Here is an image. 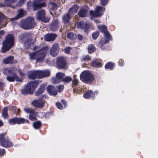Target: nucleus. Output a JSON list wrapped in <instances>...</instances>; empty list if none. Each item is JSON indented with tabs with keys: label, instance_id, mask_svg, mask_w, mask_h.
Listing matches in <instances>:
<instances>
[{
	"label": "nucleus",
	"instance_id": "423d86ee",
	"mask_svg": "<svg viewBox=\"0 0 158 158\" xmlns=\"http://www.w3.org/2000/svg\"><path fill=\"white\" fill-rule=\"evenodd\" d=\"M49 48L48 46L43 47L41 49L36 51L37 62H41L45 57Z\"/></svg>",
	"mask_w": 158,
	"mask_h": 158
},
{
	"label": "nucleus",
	"instance_id": "4be33fe9",
	"mask_svg": "<svg viewBox=\"0 0 158 158\" xmlns=\"http://www.w3.org/2000/svg\"><path fill=\"white\" fill-rule=\"evenodd\" d=\"M46 85L45 84H42L40 85V87L35 93V95L38 96L43 94L45 90Z\"/></svg>",
	"mask_w": 158,
	"mask_h": 158
},
{
	"label": "nucleus",
	"instance_id": "5701e85b",
	"mask_svg": "<svg viewBox=\"0 0 158 158\" xmlns=\"http://www.w3.org/2000/svg\"><path fill=\"white\" fill-rule=\"evenodd\" d=\"M14 56H10L4 58L2 62L4 64H12L14 63Z\"/></svg>",
	"mask_w": 158,
	"mask_h": 158
},
{
	"label": "nucleus",
	"instance_id": "473e14b6",
	"mask_svg": "<svg viewBox=\"0 0 158 158\" xmlns=\"http://www.w3.org/2000/svg\"><path fill=\"white\" fill-rule=\"evenodd\" d=\"M104 34L105 38L104 40H106V41L109 43L110 40H112V37L111 35L110 34L108 31L104 33Z\"/></svg>",
	"mask_w": 158,
	"mask_h": 158
},
{
	"label": "nucleus",
	"instance_id": "dca6fc26",
	"mask_svg": "<svg viewBox=\"0 0 158 158\" xmlns=\"http://www.w3.org/2000/svg\"><path fill=\"white\" fill-rule=\"evenodd\" d=\"M12 75V77L8 76L6 77V79L10 82H14L15 80L17 82L22 81L23 80L20 78L16 73H13Z\"/></svg>",
	"mask_w": 158,
	"mask_h": 158
},
{
	"label": "nucleus",
	"instance_id": "58836bf2",
	"mask_svg": "<svg viewBox=\"0 0 158 158\" xmlns=\"http://www.w3.org/2000/svg\"><path fill=\"white\" fill-rule=\"evenodd\" d=\"M72 78L69 76H66L62 79V81L64 83L68 84L72 81Z\"/></svg>",
	"mask_w": 158,
	"mask_h": 158
},
{
	"label": "nucleus",
	"instance_id": "49530a36",
	"mask_svg": "<svg viewBox=\"0 0 158 158\" xmlns=\"http://www.w3.org/2000/svg\"><path fill=\"white\" fill-rule=\"evenodd\" d=\"M110 0H100V3L102 6H106Z\"/></svg>",
	"mask_w": 158,
	"mask_h": 158
},
{
	"label": "nucleus",
	"instance_id": "f8f14e48",
	"mask_svg": "<svg viewBox=\"0 0 158 158\" xmlns=\"http://www.w3.org/2000/svg\"><path fill=\"white\" fill-rule=\"evenodd\" d=\"M44 102L41 99L34 100L31 102V104L34 107L42 108L44 106Z\"/></svg>",
	"mask_w": 158,
	"mask_h": 158
},
{
	"label": "nucleus",
	"instance_id": "393cba45",
	"mask_svg": "<svg viewBox=\"0 0 158 158\" xmlns=\"http://www.w3.org/2000/svg\"><path fill=\"white\" fill-rule=\"evenodd\" d=\"M39 73L40 79L48 77L50 75V72L48 70H45L44 71L39 70Z\"/></svg>",
	"mask_w": 158,
	"mask_h": 158
},
{
	"label": "nucleus",
	"instance_id": "bb28decb",
	"mask_svg": "<svg viewBox=\"0 0 158 158\" xmlns=\"http://www.w3.org/2000/svg\"><path fill=\"white\" fill-rule=\"evenodd\" d=\"M72 16L71 15L68 13L67 14H65L63 17V21L64 24H66L69 23L70 21V19Z\"/></svg>",
	"mask_w": 158,
	"mask_h": 158
},
{
	"label": "nucleus",
	"instance_id": "a211bd4d",
	"mask_svg": "<svg viewBox=\"0 0 158 158\" xmlns=\"http://www.w3.org/2000/svg\"><path fill=\"white\" fill-rule=\"evenodd\" d=\"M45 6L46 4L45 2L38 3L36 2H33L32 5L34 11L36 10L43 6Z\"/></svg>",
	"mask_w": 158,
	"mask_h": 158
},
{
	"label": "nucleus",
	"instance_id": "f257e3e1",
	"mask_svg": "<svg viewBox=\"0 0 158 158\" xmlns=\"http://www.w3.org/2000/svg\"><path fill=\"white\" fill-rule=\"evenodd\" d=\"M15 38L12 33L8 34L2 42L1 52L5 53L8 51L15 45Z\"/></svg>",
	"mask_w": 158,
	"mask_h": 158
},
{
	"label": "nucleus",
	"instance_id": "79ce46f5",
	"mask_svg": "<svg viewBox=\"0 0 158 158\" xmlns=\"http://www.w3.org/2000/svg\"><path fill=\"white\" fill-rule=\"evenodd\" d=\"M67 37L68 38L73 40L75 39L77 36L76 35L72 32H69L67 35Z\"/></svg>",
	"mask_w": 158,
	"mask_h": 158
},
{
	"label": "nucleus",
	"instance_id": "6e6d98bb",
	"mask_svg": "<svg viewBox=\"0 0 158 158\" xmlns=\"http://www.w3.org/2000/svg\"><path fill=\"white\" fill-rule=\"evenodd\" d=\"M15 1L16 0H5L6 3H8L9 4L14 3Z\"/></svg>",
	"mask_w": 158,
	"mask_h": 158
},
{
	"label": "nucleus",
	"instance_id": "aec40b11",
	"mask_svg": "<svg viewBox=\"0 0 158 158\" xmlns=\"http://www.w3.org/2000/svg\"><path fill=\"white\" fill-rule=\"evenodd\" d=\"M79 8V6L77 4H74L70 8L68 12L72 16L75 14L76 13Z\"/></svg>",
	"mask_w": 158,
	"mask_h": 158
},
{
	"label": "nucleus",
	"instance_id": "bf43d9fd",
	"mask_svg": "<svg viewBox=\"0 0 158 158\" xmlns=\"http://www.w3.org/2000/svg\"><path fill=\"white\" fill-rule=\"evenodd\" d=\"M33 110L31 109L28 108H24V111L28 113H30L31 111H32Z\"/></svg>",
	"mask_w": 158,
	"mask_h": 158
},
{
	"label": "nucleus",
	"instance_id": "7ed1b4c3",
	"mask_svg": "<svg viewBox=\"0 0 158 158\" xmlns=\"http://www.w3.org/2000/svg\"><path fill=\"white\" fill-rule=\"evenodd\" d=\"M35 26L34 19L32 17H27L25 19H22L20 22L21 27L25 30L31 29L34 28Z\"/></svg>",
	"mask_w": 158,
	"mask_h": 158
},
{
	"label": "nucleus",
	"instance_id": "c9c22d12",
	"mask_svg": "<svg viewBox=\"0 0 158 158\" xmlns=\"http://www.w3.org/2000/svg\"><path fill=\"white\" fill-rule=\"evenodd\" d=\"M42 125L41 122L39 121H37L33 123V126L36 129H40Z\"/></svg>",
	"mask_w": 158,
	"mask_h": 158
},
{
	"label": "nucleus",
	"instance_id": "13d9d810",
	"mask_svg": "<svg viewBox=\"0 0 158 158\" xmlns=\"http://www.w3.org/2000/svg\"><path fill=\"white\" fill-rule=\"evenodd\" d=\"M27 34L26 33H24L21 34L20 37V39L21 40H23L25 38L27 37Z\"/></svg>",
	"mask_w": 158,
	"mask_h": 158
},
{
	"label": "nucleus",
	"instance_id": "603ef678",
	"mask_svg": "<svg viewBox=\"0 0 158 158\" xmlns=\"http://www.w3.org/2000/svg\"><path fill=\"white\" fill-rule=\"evenodd\" d=\"M6 153V151L4 149L0 148V156H3Z\"/></svg>",
	"mask_w": 158,
	"mask_h": 158
},
{
	"label": "nucleus",
	"instance_id": "680f3d73",
	"mask_svg": "<svg viewBox=\"0 0 158 158\" xmlns=\"http://www.w3.org/2000/svg\"><path fill=\"white\" fill-rule=\"evenodd\" d=\"M31 1H30L28 2L27 3V9L30 10L31 8Z\"/></svg>",
	"mask_w": 158,
	"mask_h": 158
},
{
	"label": "nucleus",
	"instance_id": "6e6552de",
	"mask_svg": "<svg viewBox=\"0 0 158 158\" xmlns=\"http://www.w3.org/2000/svg\"><path fill=\"white\" fill-rule=\"evenodd\" d=\"M77 28L84 30L86 33H88L90 29V25L89 23L85 22L83 21H79L77 24Z\"/></svg>",
	"mask_w": 158,
	"mask_h": 158
},
{
	"label": "nucleus",
	"instance_id": "338daca9",
	"mask_svg": "<svg viewBox=\"0 0 158 158\" xmlns=\"http://www.w3.org/2000/svg\"><path fill=\"white\" fill-rule=\"evenodd\" d=\"M40 47L39 46H35L33 48V51H35L37 50L40 49Z\"/></svg>",
	"mask_w": 158,
	"mask_h": 158
},
{
	"label": "nucleus",
	"instance_id": "0e129e2a",
	"mask_svg": "<svg viewBox=\"0 0 158 158\" xmlns=\"http://www.w3.org/2000/svg\"><path fill=\"white\" fill-rule=\"evenodd\" d=\"M77 38L79 40H82L83 39V36L82 35L78 34L77 35Z\"/></svg>",
	"mask_w": 158,
	"mask_h": 158
},
{
	"label": "nucleus",
	"instance_id": "9b49d317",
	"mask_svg": "<svg viewBox=\"0 0 158 158\" xmlns=\"http://www.w3.org/2000/svg\"><path fill=\"white\" fill-rule=\"evenodd\" d=\"M59 49L60 48L58 43H55L53 44L50 49V55L54 57L58 55Z\"/></svg>",
	"mask_w": 158,
	"mask_h": 158
},
{
	"label": "nucleus",
	"instance_id": "a18cd8bd",
	"mask_svg": "<svg viewBox=\"0 0 158 158\" xmlns=\"http://www.w3.org/2000/svg\"><path fill=\"white\" fill-rule=\"evenodd\" d=\"M72 87L74 88V87H76L78 85V80L76 78H74L72 80Z\"/></svg>",
	"mask_w": 158,
	"mask_h": 158
},
{
	"label": "nucleus",
	"instance_id": "72a5a7b5",
	"mask_svg": "<svg viewBox=\"0 0 158 158\" xmlns=\"http://www.w3.org/2000/svg\"><path fill=\"white\" fill-rule=\"evenodd\" d=\"M36 115L35 111L33 110L32 111H31L30 113V114L29 116V118L30 120L31 121H34L37 119L36 118L35 116Z\"/></svg>",
	"mask_w": 158,
	"mask_h": 158
},
{
	"label": "nucleus",
	"instance_id": "4d7b16f0",
	"mask_svg": "<svg viewBox=\"0 0 158 158\" xmlns=\"http://www.w3.org/2000/svg\"><path fill=\"white\" fill-rule=\"evenodd\" d=\"M61 102L64 105V108H66V106H67V102L64 100L62 99L61 101Z\"/></svg>",
	"mask_w": 158,
	"mask_h": 158
},
{
	"label": "nucleus",
	"instance_id": "a19ab883",
	"mask_svg": "<svg viewBox=\"0 0 158 158\" xmlns=\"http://www.w3.org/2000/svg\"><path fill=\"white\" fill-rule=\"evenodd\" d=\"M108 42L106 41V40H104V38H102L101 40L99 43V45L101 47V48L103 49V47L104 45L106 43H108Z\"/></svg>",
	"mask_w": 158,
	"mask_h": 158
},
{
	"label": "nucleus",
	"instance_id": "f03ea898",
	"mask_svg": "<svg viewBox=\"0 0 158 158\" xmlns=\"http://www.w3.org/2000/svg\"><path fill=\"white\" fill-rule=\"evenodd\" d=\"M40 81H34L28 82L27 86H25L24 88L22 90L21 93L24 95L28 94H33L34 89L37 87L40 83Z\"/></svg>",
	"mask_w": 158,
	"mask_h": 158
},
{
	"label": "nucleus",
	"instance_id": "9d476101",
	"mask_svg": "<svg viewBox=\"0 0 158 158\" xmlns=\"http://www.w3.org/2000/svg\"><path fill=\"white\" fill-rule=\"evenodd\" d=\"M66 64V62L65 58L60 56L57 58L56 65L57 68L63 69L65 68Z\"/></svg>",
	"mask_w": 158,
	"mask_h": 158
},
{
	"label": "nucleus",
	"instance_id": "f3484780",
	"mask_svg": "<svg viewBox=\"0 0 158 158\" xmlns=\"http://www.w3.org/2000/svg\"><path fill=\"white\" fill-rule=\"evenodd\" d=\"M83 97L86 99L92 98V99L94 100L95 98L94 94L93 91L91 90H88L85 92L83 94Z\"/></svg>",
	"mask_w": 158,
	"mask_h": 158
},
{
	"label": "nucleus",
	"instance_id": "2eb2a0df",
	"mask_svg": "<svg viewBox=\"0 0 158 158\" xmlns=\"http://www.w3.org/2000/svg\"><path fill=\"white\" fill-rule=\"evenodd\" d=\"M57 35L56 34L48 33L46 34L44 37V40L47 42L54 41L56 38Z\"/></svg>",
	"mask_w": 158,
	"mask_h": 158
},
{
	"label": "nucleus",
	"instance_id": "8fccbe9b",
	"mask_svg": "<svg viewBox=\"0 0 158 158\" xmlns=\"http://www.w3.org/2000/svg\"><path fill=\"white\" fill-rule=\"evenodd\" d=\"M83 58L82 59V61H85L86 60H91V58L89 55H87L86 56H83Z\"/></svg>",
	"mask_w": 158,
	"mask_h": 158
},
{
	"label": "nucleus",
	"instance_id": "e433bc0d",
	"mask_svg": "<svg viewBox=\"0 0 158 158\" xmlns=\"http://www.w3.org/2000/svg\"><path fill=\"white\" fill-rule=\"evenodd\" d=\"M10 110H12L14 114H17L20 112V109H17V107L15 106H11L10 107Z\"/></svg>",
	"mask_w": 158,
	"mask_h": 158
},
{
	"label": "nucleus",
	"instance_id": "c756f323",
	"mask_svg": "<svg viewBox=\"0 0 158 158\" xmlns=\"http://www.w3.org/2000/svg\"><path fill=\"white\" fill-rule=\"evenodd\" d=\"M115 67V64L114 63L111 62H108L105 65V68L106 69H110L112 70L114 69V67Z\"/></svg>",
	"mask_w": 158,
	"mask_h": 158
},
{
	"label": "nucleus",
	"instance_id": "1a4fd4ad",
	"mask_svg": "<svg viewBox=\"0 0 158 158\" xmlns=\"http://www.w3.org/2000/svg\"><path fill=\"white\" fill-rule=\"evenodd\" d=\"M37 19L39 20H40L44 22H48L49 19L46 17L45 11L43 9H41L37 11Z\"/></svg>",
	"mask_w": 158,
	"mask_h": 158
},
{
	"label": "nucleus",
	"instance_id": "052dcab7",
	"mask_svg": "<svg viewBox=\"0 0 158 158\" xmlns=\"http://www.w3.org/2000/svg\"><path fill=\"white\" fill-rule=\"evenodd\" d=\"M7 71L8 73L12 75H13V73H16L14 71L13 69H9L7 70Z\"/></svg>",
	"mask_w": 158,
	"mask_h": 158
},
{
	"label": "nucleus",
	"instance_id": "4c0bfd02",
	"mask_svg": "<svg viewBox=\"0 0 158 158\" xmlns=\"http://www.w3.org/2000/svg\"><path fill=\"white\" fill-rule=\"evenodd\" d=\"M29 56L31 60H36V62H37L36 51L30 53L29 54Z\"/></svg>",
	"mask_w": 158,
	"mask_h": 158
},
{
	"label": "nucleus",
	"instance_id": "37998d69",
	"mask_svg": "<svg viewBox=\"0 0 158 158\" xmlns=\"http://www.w3.org/2000/svg\"><path fill=\"white\" fill-rule=\"evenodd\" d=\"M99 32L98 31L94 32L92 34V37L94 40H96L99 35Z\"/></svg>",
	"mask_w": 158,
	"mask_h": 158
},
{
	"label": "nucleus",
	"instance_id": "b1692460",
	"mask_svg": "<svg viewBox=\"0 0 158 158\" xmlns=\"http://www.w3.org/2000/svg\"><path fill=\"white\" fill-rule=\"evenodd\" d=\"M88 10L86 9L81 8L78 13V15L80 18H83L87 16Z\"/></svg>",
	"mask_w": 158,
	"mask_h": 158
},
{
	"label": "nucleus",
	"instance_id": "7c9ffc66",
	"mask_svg": "<svg viewBox=\"0 0 158 158\" xmlns=\"http://www.w3.org/2000/svg\"><path fill=\"white\" fill-rule=\"evenodd\" d=\"M88 51L90 54L96 51V49L94 45L93 44H90L88 46Z\"/></svg>",
	"mask_w": 158,
	"mask_h": 158
},
{
	"label": "nucleus",
	"instance_id": "09e8293b",
	"mask_svg": "<svg viewBox=\"0 0 158 158\" xmlns=\"http://www.w3.org/2000/svg\"><path fill=\"white\" fill-rule=\"evenodd\" d=\"M56 107L59 109L62 110L64 108V107L59 102H56Z\"/></svg>",
	"mask_w": 158,
	"mask_h": 158
},
{
	"label": "nucleus",
	"instance_id": "39448f33",
	"mask_svg": "<svg viewBox=\"0 0 158 158\" xmlns=\"http://www.w3.org/2000/svg\"><path fill=\"white\" fill-rule=\"evenodd\" d=\"M6 133L0 134V145L6 148H9L13 146L14 144L10 140L8 137L5 138Z\"/></svg>",
	"mask_w": 158,
	"mask_h": 158
},
{
	"label": "nucleus",
	"instance_id": "6ab92c4d",
	"mask_svg": "<svg viewBox=\"0 0 158 158\" xmlns=\"http://www.w3.org/2000/svg\"><path fill=\"white\" fill-rule=\"evenodd\" d=\"M102 60L97 59L94 60L91 62V66L95 68H100L102 66Z\"/></svg>",
	"mask_w": 158,
	"mask_h": 158
},
{
	"label": "nucleus",
	"instance_id": "e2e57ef3",
	"mask_svg": "<svg viewBox=\"0 0 158 158\" xmlns=\"http://www.w3.org/2000/svg\"><path fill=\"white\" fill-rule=\"evenodd\" d=\"M120 66H123L124 64V60L122 59H120L119 60V62H118Z\"/></svg>",
	"mask_w": 158,
	"mask_h": 158
},
{
	"label": "nucleus",
	"instance_id": "2f4dec72",
	"mask_svg": "<svg viewBox=\"0 0 158 158\" xmlns=\"http://www.w3.org/2000/svg\"><path fill=\"white\" fill-rule=\"evenodd\" d=\"M8 108L7 107H5L2 110V115L4 119H7L9 116L8 113Z\"/></svg>",
	"mask_w": 158,
	"mask_h": 158
},
{
	"label": "nucleus",
	"instance_id": "412c9836",
	"mask_svg": "<svg viewBox=\"0 0 158 158\" xmlns=\"http://www.w3.org/2000/svg\"><path fill=\"white\" fill-rule=\"evenodd\" d=\"M59 22L57 20H55L50 25V30L52 31H55L58 30Z\"/></svg>",
	"mask_w": 158,
	"mask_h": 158
},
{
	"label": "nucleus",
	"instance_id": "a878e982",
	"mask_svg": "<svg viewBox=\"0 0 158 158\" xmlns=\"http://www.w3.org/2000/svg\"><path fill=\"white\" fill-rule=\"evenodd\" d=\"M65 74L64 73L59 72L56 73V78H54L52 79V81L53 82L55 83H57L58 80L57 79L60 80L62 79L65 76Z\"/></svg>",
	"mask_w": 158,
	"mask_h": 158
},
{
	"label": "nucleus",
	"instance_id": "20e7f679",
	"mask_svg": "<svg viewBox=\"0 0 158 158\" xmlns=\"http://www.w3.org/2000/svg\"><path fill=\"white\" fill-rule=\"evenodd\" d=\"M81 80L85 83H92L94 80L93 74L89 70L84 71L80 75Z\"/></svg>",
	"mask_w": 158,
	"mask_h": 158
},
{
	"label": "nucleus",
	"instance_id": "69168bd1",
	"mask_svg": "<svg viewBox=\"0 0 158 158\" xmlns=\"http://www.w3.org/2000/svg\"><path fill=\"white\" fill-rule=\"evenodd\" d=\"M3 15L0 12V23L3 21L4 19Z\"/></svg>",
	"mask_w": 158,
	"mask_h": 158
},
{
	"label": "nucleus",
	"instance_id": "cd10ccee",
	"mask_svg": "<svg viewBox=\"0 0 158 158\" xmlns=\"http://www.w3.org/2000/svg\"><path fill=\"white\" fill-rule=\"evenodd\" d=\"M27 14V12L23 9H21L18 10V14L16 16V19H18L23 17Z\"/></svg>",
	"mask_w": 158,
	"mask_h": 158
},
{
	"label": "nucleus",
	"instance_id": "5fc2aeb1",
	"mask_svg": "<svg viewBox=\"0 0 158 158\" xmlns=\"http://www.w3.org/2000/svg\"><path fill=\"white\" fill-rule=\"evenodd\" d=\"M72 49V48L70 47H66L65 49H64V52L65 53L67 54H70V51Z\"/></svg>",
	"mask_w": 158,
	"mask_h": 158
},
{
	"label": "nucleus",
	"instance_id": "f704fd0d",
	"mask_svg": "<svg viewBox=\"0 0 158 158\" xmlns=\"http://www.w3.org/2000/svg\"><path fill=\"white\" fill-rule=\"evenodd\" d=\"M98 28L100 31L103 34L108 31L107 26L106 25H99L98 27Z\"/></svg>",
	"mask_w": 158,
	"mask_h": 158
},
{
	"label": "nucleus",
	"instance_id": "3c124183",
	"mask_svg": "<svg viewBox=\"0 0 158 158\" xmlns=\"http://www.w3.org/2000/svg\"><path fill=\"white\" fill-rule=\"evenodd\" d=\"M58 89V92H62L64 90V85H60L58 87H56Z\"/></svg>",
	"mask_w": 158,
	"mask_h": 158
},
{
	"label": "nucleus",
	"instance_id": "c03bdc74",
	"mask_svg": "<svg viewBox=\"0 0 158 158\" xmlns=\"http://www.w3.org/2000/svg\"><path fill=\"white\" fill-rule=\"evenodd\" d=\"M89 14L91 18L99 17L96 10L95 11L90 10L89 12Z\"/></svg>",
	"mask_w": 158,
	"mask_h": 158
},
{
	"label": "nucleus",
	"instance_id": "ddd939ff",
	"mask_svg": "<svg viewBox=\"0 0 158 158\" xmlns=\"http://www.w3.org/2000/svg\"><path fill=\"white\" fill-rule=\"evenodd\" d=\"M47 90L51 95L55 96L57 94L56 88L52 85H49L47 87Z\"/></svg>",
	"mask_w": 158,
	"mask_h": 158
},
{
	"label": "nucleus",
	"instance_id": "c85d7f7f",
	"mask_svg": "<svg viewBox=\"0 0 158 158\" xmlns=\"http://www.w3.org/2000/svg\"><path fill=\"white\" fill-rule=\"evenodd\" d=\"M105 10V8L101 6H98L96 8L95 10L98 17H100L103 15V12Z\"/></svg>",
	"mask_w": 158,
	"mask_h": 158
},
{
	"label": "nucleus",
	"instance_id": "ea45409f",
	"mask_svg": "<svg viewBox=\"0 0 158 158\" xmlns=\"http://www.w3.org/2000/svg\"><path fill=\"white\" fill-rule=\"evenodd\" d=\"M50 6H51L50 7V9L51 10L54 11L57 9V5L55 2H50Z\"/></svg>",
	"mask_w": 158,
	"mask_h": 158
},
{
	"label": "nucleus",
	"instance_id": "0eeeda50",
	"mask_svg": "<svg viewBox=\"0 0 158 158\" xmlns=\"http://www.w3.org/2000/svg\"><path fill=\"white\" fill-rule=\"evenodd\" d=\"M8 123L10 125H15L16 124H23L25 123V118L15 117L9 119L8 120Z\"/></svg>",
	"mask_w": 158,
	"mask_h": 158
},
{
	"label": "nucleus",
	"instance_id": "de8ad7c7",
	"mask_svg": "<svg viewBox=\"0 0 158 158\" xmlns=\"http://www.w3.org/2000/svg\"><path fill=\"white\" fill-rule=\"evenodd\" d=\"M53 115V113L51 112H47L44 115L45 118H49Z\"/></svg>",
	"mask_w": 158,
	"mask_h": 158
},
{
	"label": "nucleus",
	"instance_id": "4468645a",
	"mask_svg": "<svg viewBox=\"0 0 158 158\" xmlns=\"http://www.w3.org/2000/svg\"><path fill=\"white\" fill-rule=\"evenodd\" d=\"M39 70L31 71L29 73L28 78L30 79H40Z\"/></svg>",
	"mask_w": 158,
	"mask_h": 158
},
{
	"label": "nucleus",
	"instance_id": "774afa93",
	"mask_svg": "<svg viewBox=\"0 0 158 158\" xmlns=\"http://www.w3.org/2000/svg\"><path fill=\"white\" fill-rule=\"evenodd\" d=\"M5 32V31H4L3 30H1L0 31V35L2 36V35H4Z\"/></svg>",
	"mask_w": 158,
	"mask_h": 158
},
{
	"label": "nucleus",
	"instance_id": "864d4df0",
	"mask_svg": "<svg viewBox=\"0 0 158 158\" xmlns=\"http://www.w3.org/2000/svg\"><path fill=\"white\" fill-rule=\"evenodd\" d=\"M5 86V84L2 82H0V91H3L4 87Z\"/></svg>",
	"mask_w": 158,
	"mask_h": 158
}]
</instances>
